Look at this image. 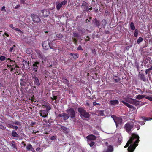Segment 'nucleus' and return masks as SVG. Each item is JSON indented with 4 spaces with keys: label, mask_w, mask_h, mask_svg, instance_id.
Here are the masks:
<instances>
[{
    "label": "nucleus",
    "mask_w": 152,
    "mask_h": 152,
    "mask_svg": "<svg viewBox=\"0 0 152 152\" xmlns=\"http://www.w3.org/2000/svg\"><path fill=\"white\" fill-rule=\"evenodd\" d=\"M57 138V137L56 136H53L51 137L50 139L51 140H56Z\"/></svg>",
    "instance_id": "52"
},
{
    "label": "nucleus",
    "mask_w": 152,
    "mask_h": 152,
    "mask_svg": "<svg viewBox=\"0 0 152 152\" xmlns=\"http://www.w3.org/2000/svg\"><path fill=\"white\" fill-rule=\"evenodd\" d=\"M26 148L27 151H31L32 152H34V148L32 147V145L31 144H29L28 145Z\"/></svg>",
    "instance_id": "26"
},
{
    "label": "nucleus",
    "mask_w": 152,
    "mask_h": 152,
    "mask_svg": "<svg viewBox=\"0 0 152 152\" xmlns=\"http://www.w3.org/2000/svg\"><path fill=\"white\" fill-rule=\"evenodd\" d=\"M23 63L24 65H26V66L28 65L29 64V62H27V61H25L24 60L23 61Z\"/></svg>",
    "instance_id": "50"
},
{
    "label": "nucleus",
    "mask_w": 152,
    "mask_h": 152,
    "mask_svg": "<svg viewBox=\"0 0 152 152\" xmlns=\"http://www.w3.org/2000/svg\"><path fill=\"white\" fill-rule=\"evenodd\" d=\"M92 53L94 55H95L96 53V50L95 49H92Z\"/></svg>",
    "instance_id": "57"
},
{
    "label": "nucleus",
    "mask_w": 152,
    "mask_h": 152,
    "mask_svg": "<svg viewBox=\"0 0 152 152\" xmlns=\"http://www.w3.org/2000/svg\"><path fill=\"white\" fill-rule=\"evenodd\" d=\"M22 77L23 78H21L20 79V85L21 86H25V84L27 83L28 82L26 80V77L24 76L23 75L22 76Z\"/></svg>",
    "instance_id": "15"
},
{
    "label": "nucleus",
    "mask_w": 152,
    "mask_h": 152,
    "mask_svg": "<svg viewBox=\"0 0 152 152\" xmlns=\"http://www.w3.org/2000/svg\"><path fill=\"white\" fill-rule=\"evenodd\" d=\"M73 36L75 37H79V34L77 33L73 32Z\"/></svg>",
    "instance_id": "53"
},
{
    "label": "nucleus",
    "mask_w": 152,
    "mask_h": 152,
    "mask_svg": "<svg viewBox=\"0 0 152 152\" xmlns=\"http://www.w3.org/2000/svg\"><path fill=\"white\" fill-rule=\"evenodd\" d=\"M66 112L71 118H73L75 117V112L73 108H71L67 109Z\"/></svg>",
    "instance_id": "7"
},
{
    "label": "nucleus",
    "mask_w": 152,
    "mask_h": 152,
    "mask_svg": "<svg viewBox=\"0 0 152 152\" xmlns=\"http://www.w3.org/2000/svg\"><path fill=\"white\" fill-rule=\"evenodd\" d=\"M77 30L81 34H84L86 33V30L80 26H79L77 28Z\"/></svg>",
    "instance_id": "21"
},
{
    "label": "nucleus",
    "mask_w": 152,
    "mask_h": 152,
    "mask_svg": "<svg viewBox=\"0 0 152 152\" xmlns=\"http://www.w3.org/2000/svg\"><path fill=\"white\" fill-rule=\"evenodd\" d=\"M148 71H149V72H150V71L152 70V66L149 68L148 69Z\"/></svg>",
    "instance_id": "64"
},
{
    "label": "nucleus",
    "mask_w": 152,
    "mask_h": 152,
    "mask_svg": "<svg viewBox=\"0 0 152 152\" xmlns=\"http://www.w3.org/2000/svg\"><path fill=\"white\" fill-rule=\"evenodd\" d=\"M8 60V63L11 64V65H12V66H14L15 64V61L11 60L10 58H8L7 60Z\"/></svg>",
    "instance_id": "28"
},
{
    "label": "nucleus",
    "mask_w": 152,
    "mask_h": 152,
    "mask_svg": "<svg viewBox=\"0 0 152 152\" xmlns=\"http://www.w3.org/2000/svg\"><path fill=\"white\" fill-rule=\"evenodd\" d=\"M58 116L61 117L63 118V119L64 121L68 119L69 117V115L68 114H67L64 112L62 114H59Z\"/></svg>",
    "instance_id": "16"
},
{
    "label": "nucleus",
    "mask_w": 152,
    "mask_h": 152,
    "mask_svg": "<svg viewBox=\"0 0 152 152\" xmlns=\"http://www.w3.org/2000/svg\"><path fill=\"white\" fill-rule=\"evenodd\" d=\"M39 14L40 17L45 18L49 16L50 13L48 10L44 9L41 10Z\"/></svg>",
    "instance_id": "6"
},
{
    "label": "nucleus",
    "mask_w": 152,
    "mask_h": 152,
    "mask_svg": "<svg viewBox=\"0 0 152 152\" xmlns=\"http://www.w3.org/2000/svg\"><path fill=\"white\" fill-rule=\"evenodd\" d=\"M16 47V46L15 45H14L13 46L11 47L9 49V51L10 52H14L15 50V48Z\"/></svg>",
    "instance_id": "44"
},
{
    "label": "nucleus",
    "mask_w": 152,
    "mask_h": 152,
    "mask_svg": "<svg viewBox=\"0 0 152 152\" xmlns=\"http://www.w3.org/2000/svg\"><path fill=\"white\" fill-rule=\"evenodd\" d=\"M114 121L116 124V126L117 127L118 126V125H121L123 121L122 119L121 118L118 117L115 118L114 119Z\"/></svg>",
    "instance_id": "9"
},
{
    "label": "nucleus",
    "mask_w": 152,
    "mask_h": 152,
    "mask_svg": "<svg viewBox=\"0 0 152 152\" xmlns=\"http://www.w3.org/2000/svg\"><path fill=\"white\" fill-rule=\"evenodd\" d=\"M11 122H12V124H16L19 126H21V123L18 121H16L15 122H13L12 121H11Z\"/></svg>",
    "instance_id": "38"
},
{
    "label": "nucleus",
    "mask_w": 152,
    "mask_h": 152,
    "mask_svg": "<svg viewBox=\"0 0 152 152\" xmlns=\"http://www.w3.org/2000/svg\"><path fill=\"white\" fill-rule=\"evenodd\" d=\"M148 62H149L150 64L152 63V60H151V58L150 57H147L146 58L145 62V64H147Z\"/></svg>",
    "instance_id": "32"
},
{
    "label": "nucleus",
    "mask_w": 152,
    "mask_h": 152,
    "mask_svg": "<svg viewBox=\"0 0 152 152\" xmlns=\"http://www.w3.org/2000/svg\"><path fill=\"white\" fill-rule=\"evenodd\" d=\"M36 52L38 55L39 58L41 59L42 61V64H43V61L45 58L44 55L41 52V51L39 50H38Z\"/></svg>",
    "instance_id": "17"
},
{
    "label": "nucleus",
    "mask_w": 152,
    "mask_h": 152,
    "mask_svg": "<svg viewBox=\"0 0 152 152\" xmlns=\"http://www.w3.org/2000/svg\"><path fill=\"white\" fill-rule=\"evenodd\" d=\"M87 142L91 147H92L95 145V142L93 141H91L90 142Z\"/></svg>",
    "instance_id": "41"
},
{
    "label": "nucleus",
    "mask_w": 152,
    "mask_h": 152,
    "mask_svg": "<svg viewBox=\"0 0 152 152\" xmlns=\"http://www.w3.org/2000/svg\"><path fill=\"white\" fill-rule=\"evenodd\" d=\"M78 111L80 113V116L82 118H88L90 117V115L89 113L87 112L83 108H78Z\"/></svg>",
    "instance_id": "2"
},
{
    "label": "nucleus",
    "mask_w": 152,
    "mask_h": 152,
    "mask_svg": "<svg viewBox=\"0 0 152 152\" xmlns=\"http://www.w3.org/2000/svg\"><path fill=\"white\" fill-rule=\"evenodd\" d=\"M131 109H132V110H136V108L135 107H134L132 105L131 108Z\"/></svg>",
    "instance_id": "62"
},
{
    "label": "nucleus",
    "mask_w": 152,
    "mask_h": 152,
    "mask_svg": "<svg viewBox=\"0 0 152 152\" xmlns=\"http://www.w3.org/2000/svg\"><path fill=\"white\" fill-rule=\"evenodd\" d=\"M145 98L147 99H148L150 101H152V97L151 96H147L145 97Z\"/></svg>",
    "instance_id": "55"
},
{
    "label": "nucleus",
    "mask_w": 152,
    "mask_h": 152,
    "mask_svg": "<svg viewBox=\"0 0 152 152\" xmlns=\"http://www.w3.org/2000/svg\"><path fill=\"white\" fill-rule=\"evenodd\" d=\"M113 148L112 146L110 145L108 146L106 151H104L103 152H113Z\"/></svg>",
    "instance_id": "25"
},
{
    "label": "nucleus",
    "mask_w": 152,
    "mask_h": 152,
    "mask_svg": "<svg viewBox=\"0 0 152 152\" xmlns=\"http://www.w3.org/2000/svg\"><path fill=\"white\" fill-rule=\"evenodd\" d=\"M130 27L132 30H134L135 29V27L133 22H131L130 24Z\"/></svg>",
    "instance_id": "42"
},
{
    "label": "nucleus",
    "mask_w": 152,
    "mask_h": 152,
    "mask_svg": "<svg viewBox=\"0 0 152 152\" xmlns=\"http://www.w3.org/2000/svg\"><path fill=\"white\" fill-rule=\"evenodd\" d=\"M140 101L137 100H136V99H134L132 104L135 105V106H138L140 104Z\"/></svg>",
    "instance_id": "31"
},
{
    "label": "nucleus",
    "mask_w": 152,
    "mask_h": 152,
    "mask_svg": "<svg viewBox=\"0 0 152 152\" xmlns=\"http://www.w3.org/2000/svg\"><path fill=\"white\" fill-rule=\"evenodd\" d=\"M138 78L143 82H145L146 80V77L143 73L139 72L138 75Z\"/></svg>",
    "instance_id": "13"
},
{
    "label": "nucleus",
    "mask_w": 152,
    "mask_h": 152,
    "mask_svg": "<svg viewBox=\"0 0 152 152\" xmlns=\"http://www.w3.org/2000/svg\"><path fill=\"white\" fill-rule=\"evenodd\" d=\"M109 103L111 105H115L118 104L119 102L118 100H113L110 101Z\"/></svg>",
    "instance_id": "22"
},
{
    "label": "nucleus",
    "mask_w": 152,
    "mask_h": 152,
    "mask_svg": "<svg viewBox=\"0 0 152 152\" xmlns=\"http://www.w3.org/2000/svg\"><path fill=\"white\" fill-rule=\"evenodd\" d=\"M40 65V62L39 61H33V62L32 69L34 72H37Z\"/></svg>",
    "instance_id": "5"
},
{
    "label": "nucleus",
    "mask_w": 152,
    "mask_h": 152,
    "mask_svg": "<svg viewBox=\"0 0 152 152\" xmlns=\"http://www.w3.org/2000/svg\"><path fill=\"white\" fill-rule=\"evenodd\" d=\"M67 2V0H64L63 1H61L60 2L62 6H65Z\"/></svg>",
    "instance_id": "48"
},
{
    "label": "nucleus",
    "mask_w": 152,
    "mask_h": 152,
    "mask_svg": "<svg viewBox=\"0 0 152 152\" xmlns=\"http://www.w3.org/2000/svg\"><path fill=\"white\" fill-rule=\"evenodd\" d=\"M11 135L13 137H18L19 135L14 130H13L12 131Z\"/></svg>",
    "instance_id": "30"
},
{
    "label": "nucleus",
    "mask_w": 152,
    "mask_h": 152,
    "mask_svg": "<svg viewBox=\"0 0 152 152\" xmlns=\"http://www.w3.org/2000/svg\"><path fill=\"white\" fill-rule=\"evenodd\" d=\"M13 125L11 124H8V127H9L10 128H13Z\"/></svg>",
    "instance_id": "60"
},
{
    "label": "nucleus",
    "mask_w": 152,
    "mask_h": 152,
    "mask_svg": "<svg viewBox=\"0 0 152 152\" xmlns=\"http://www.w3.org/2000/svg\"><path fill=\"white\" fill-rule=\"evenodd\" d=\"M43 105L44 107H45L46 109H45L46 110H47L49 111L51 109V104L47 102H45V103H44Z\"/></svg>",
    "instance_id": "19"
},
{
    "label": "nucleus",
    "mask_w": 152,
    "mask_h": 152,
    "mask_svg": "<svg viewBox=\"0 0 152 152\" xmlns=\"http://www.w3.org/2000/svg\"><path fill=\"white\" fill-rule=\"evenodd\" d=\"M121 102L123 103L125 105L127 106V107L128 108H131L132 106V105L125 102L124 101H122Z\"/></svg>",
    "instance_id": "34"
},
{
    "label": "nucleus",
    "mask_w": 152,
    "mask_h": 152,
    "mask_svg": "<svg viewBox=\"0 0 152 152\" xmlns=\"http://www.w3.org/2000/svg\"><path fill=\"white\" fill-rule=\"evenodd\" d=\"M145 95H138L136 96V99H141L145 97Z\"/></svg>",
    "instance_id": "33"
},
{
    "label": "nucleus",
    "mask_w": 152,
    "mask_h": 152,
    "mask_svg": "<svg viewBox=\"0 0 152 152\" xmlns=\"http://www.w3.org/2000/svg\"><path fill=\"white\" fill-rule=\"evenodd\" d=\"M30 16L34 23L36 24H40L42 23L41 20L39 15L32 13L31 14Z\"/></svg>",
    "instance_id": "3"
},
{
    "label": "nucleus",
    "mask_w": 152,
    "mask_h": 152,
    "mask_svg": "<svg viewBox=\"0 0 152 152\" xmlns=\"http://www.w3.org/2000/svg\"><path fill=\"white\" fill-rule=\"evenodd\" d=\"M56 37L58 39H61L63 37V36L62 34H56Z\"/></svg>",
    "instance_id": "46"
},
{
    "label": "nucleus",
    "mask_w": 152,
    "mask_h": 152,
    "mask_svg": "<svg viewBox=\"0 0 152 152\" xmlns=\"http://www.w3.org/2000/svg\"><path fill=\"white\" fill-rule=\"evenodd\" d=\"M139 139V137L138 135L135 133L132 134L131 137L127 142L125 146H124V147H129L132 145L133 148L135 147V149L138 145Z\"/></svg>",
    "instance_id": "1"
},
{
    "label": "nucleus",
    "mask_w": 152,
    "mask_h": 152,
    "mask_svg": "<svg viewBox=\"0 0 152 152\" xmlns=\"http://www.w3.org/2000/svg\"><path fill=\"white\" fill-rule=\"evenodd\" d=\"M6 57L4 56H1L0 55V60L1 61H3L5 60Z\"/></svg>",
    "instance_id": "51"
},
{
    "label": "nucleus",
    "mask_w": 152,
    "mask_h": 152,
    "mask_svg": "<svg viewBox=\"0 0 152 152\" xmlns=\"http://www.w3.org/2000/svg\"><path fill=\"white\" fill-rule=\"evenodd\" d=\"M13 29L15 30V31H16L18 32V33L20 35L22 34V31L19 28H18L13 27Z\"/></svg>",
    "instance_id": "36"
},
{
    "label": "nucleus",
    "mask_w": 152,
    "mask_h": 152,
    "mask_svg": "<svg viewBox=\"0 0 152 152\" xmlns=\"http://www.w3.org/2000/svg\"><path fill=\"white\" fill-rule=\"evenodd\" d=\"M11 145L12 146L13 148L17 149L16 144V142L14 141H12L11 143Z\"/></svg>",
    "instance_id": "40"
},
{
    "label": "nucleus",
    "mask_w": 152,
    "mask_h": 152,
    "mask_svg": "<svg viewBox=\"0 0 152 152\" xmlns=\"http://www.w3.org/2000/svg\"><path fill=\"white\" fill-rule=\"evenodd\" d=\"M32 78L34 79V85L36 86H39L40 85V83H39V80L37 77L34 76L32 77Z\"/></svg>",
    "instance_id": "18"
},
{
    "label": "nucleus",
    "mask_w": 152,
    "mask_h": 152,
    "mask_svg": "<svg viewBox=\"0 0 152 152\" xmlns=\"http://www.w3.org/2000/svg\"><path fill=\"white\" fill-rule=\"evenodd\" d=\"M87 142H89L91 141L95 140L96 139V137L92 134H90L86 137Z\"/></svg>",
    "instance_id": "11"
},
{
    "label": "nucleus",
    "mask_w": 152,
    "mask_h": 152,
    "mask_svg": "<svg viewBox=\"0 0 152 152\" xmlns=\"http://www.w3.org/2000/svg\"><path fill=\"white\" fill-rule=\"evenodd\" d=\"M134 126V124L133 122H128L125 124L124 126V129H125L126 132L129 133L130 132H131Z\"/></svg>",
    "instance_id": "4"
},
{
    "label": "nucleus",
    "mask_w": 152,
    "mask_h": 152,
    "mask_svg": "<svg viewBox=\"0 0 152 152\" xmlns=\"http://www.w3.org/2000/svg\"><path fill=\"white\" fill-rule=\"evenodd\" d=\"M94 24L98 27H99L100 26L99 22L96 18L94 19Z\"/></svg>",
    "instance_id": "35"
},
{
    "label": "nucleus",
    "mask_w": 152,
    "mask_h": 152,
    "mask_svg": "<svg viewBox=\"0 0 152 152\" xmlns=\"http://www.w3.org/2000/svg\"><path fill=\"white\" fill-rule=\"evenodd\" d=\"M77 50H83V49L81 45H79L77 49Z\"/></svg>",
    "instance_id": "54"
},
{
    "label": "nucleus",
    "mask_w": 152,
    "mask_h": 152,
    "mask_svg": "<svg viewBox=\"0 0 152 152\" xmlns=\"http://www.w3.org/2000/svg\"><path fill=\"white\" fill-rule=\"evenodd\" d=\"M55 92H56L55 91L52 92V97H51L50 98L52 101L55 100V103H57L59 102V100H58V95L55 94Z\"/></svg>",
    "instance_id": "12"
},
{
    "label": "nucleus",
    "mask_w": 152,
    "mask_h": 152,
    "mask_svg": "<svg viewBox=\"0 0 152 152\" xmlns=\"http://www.w3.org/2000/svg\"><path fill=\"white\" fill-rule=\"evenodd\" d=\"M138 30L137 29H135L134 35L135 37H137L138 36Z\"/></svg>",
    "instance_id": "49"
},
{
    "label": "nucleus",
    "mask_w": 152,
    "mask_h": 152,
    "mask_svg": "<svg viewBox=\"0 0 152 152\" xmlns=\"http://www.w3.org/2000/svg\"><path fill=\"white\" fill-rule=\"evenodd\" d=\"M42 46L43 49L45 50H47L49 47H50L48 42L47 41H44L43 42Z\"/></svg>",
    "instance_id": "14"
},
{
    "label": "nucleus",
    "mask_w": 152,
    "mask_h": 152,
    "mask_svg": "<svg viewBox=\"0 0 152 152\" xmlns=\"http://www.w3.org/2000/svg\"><path fill=\"white\" fill-rule=\"evenodd\" d=\"M0 129H3V130H5L6 129V127H4L2 124H0Z\"/></svg>",
    "instance_id": "56"
},
{
    "label": "nucleus",
    "mask_w": 152,
    "mask_h": 152,
    "mask_svg": "<svg viewBox=\"0 0 152 152\" xmlns=\"http://www.w3.org/2000/svg\"><path fill=\"white\" fill-rule=\"evenodd\" d=\"M70 55L71 56H72L74 59L77 58L79 57L78 54L75 53H70Z\"/></svg>",
    "instance_id": "24"
},
{
    "label": "nucleus",
    "mask_w": 152,
    "mask_h": 152,
    "mask_svg": "<svg viewBox=\"0 0 152 152\" xmlns=\"http://www.w3.org/2000/svg\"><path fill=\"white\" fill-rule=\"evenodd\" d=\"M62 79L63 81V83L65 84H66L67 86L69 87V81L67 80V79L65 77H63Z\"/></svg>",
    "instance_id": "20"
},
{
    "label": "nucleus",
    "mask_w": 152,
    "mask_h": 152,
    "mask_svg": "<svg viewBox=\"0 0 152 152\" xmlns=\"http://www.w3.org/2000/svg\"><path fill=\"white\" fill-rule=\"evenodd\" d=\"M107 20L105 19H103L101 21V26L103 28H105L107 25Z\"/></svg>",
    "instance_id": "23"
},
{
    "label": "nucleus",
    "mask_w": 152,
    "mask_h": 152,
    "mask_svg": "<svg viewBox=\"0 0 152 152\" xmlns=\"http://www.w3.org/2000/svg\"><path fill=\"white\" fill-rule=\"evenodd\" d=\"M135 149V147L133 148L132 147V145H131L130 147L128 148V152H133Z\"/></svg>",
    "instance_id": "37"
},
{
    "label": "nucleus",
    "mask_w": 152,
    "mask_h": 152,
    "mask_svg": "<svg viewBox=\"0 0 152 152\" xmlns=\"http://www.w3.org/2000/svg\"><path fill=\"white\" fill-rule=\"evenodd\" d=\"M82 6H85L87 8H88V4L85 1H83V3H82Z\"/></svg>",
    "instance_id": "47"
},
{
    "label": "nucleus",
    "mask_w": 152,
    "mask_h": 152,
    "mask_svg": "<svg viewBox=\"0 0 152 152\" xmlns=\"http://www.w3.org/2000/svg\"><path fill=\"white\" fill-rule=\"evenodd\" d=\"M48 110H40L39 114L43 118H46L48 115Z\"/></svg>",
    "instance_id": "8"
},
{
    "label": "nucleus",
    "mask_w": 152,
    "mask_h": 152,
    "mask_svg": "<svg viewBox=\"0 0 152 152\" xmlns=\"http://www.w3.org/2000/svg\"><path fill=\"white\" fill-rule=\"evenodd\" d=\"M12 129H15V130H17L18 129V127L17 126H13V128Z\"/></svg>",
    "instance_id": "63"
},
{
    "label": "nucleus",
    "mask_w": 152,
    "mask_h": 152,
    "mask_svg": "<svg viewBox=\"0 0 152 152\" xmlns=\"http://www.w3.org/2000/svg\"><path fill=\"white\" fill-rule=\"evenodd\" d=\"M60 128H59V130L61 131L64 134H67L70 132V129L67 128L62 125H60Z\"/></svg>",
    "instance_id": "10"
},
{
    "label": "nucleus",
    "mask_w": 152,
    "mask_h": 152,
    "mask_svg": "<svg viewBox=\"0 0 152 152\" xmlns=\"http://www.w3.org/2000/svg\"><path fill=\"white\" fill-rule=\"evenodd\" d=\"M143 41V38L141 37H139L137 40V44H139L140 42Z\"/></svg>",
    "instance_id": "43"
},
{
    "label": "nucleus",
    "mask_w": 152,
    "mask_h": 152,
    "mask_svg": "<svg viewBox=\"0 0 152 152\" xmlns=\"http://www.w3.org/2000/svg\"><path fill=\"white\" fill-rule=\"evenodd\" d=\"M104 110H99L98 111L99 115L100 116H104Z\"/></svg>",
    "instance_id": "45"
},
{
    "label": "nucleus",
    "mask_w": 152,
    "mask_h": 152,
    "mask_svg": "<svg viewBox=\"0 0 152 152\" xmlns=\"http://www.w3.org/2000/svg\"><path fill=\"white\" fill-rule=\"evenodd\" d=\"M4 35L6 36L7 37H9V34L6 32L4 33V34L3 35V36L4 37Z\"/></svg>",
    "instance_id": "61"
},
{
    "label": "nucleus",
    "mask_w": 152,
    "mask_h": 152,
    "mask_svg": "<svg viewBox=\"0 0 152 152\" xmlns=\"http://www.w3.org/2000/svg\"><path fill=\"white\" fill-rule=\"evenodd\" d=\"M93 104L94 105H100V104L99 103H97L96 102H93Z\"/></svg>",
    "instance_id": "58"
},
{
    "label": "nucleus",
    "mask_w": 152,
    "mask_h": 152,
    "mask_svg": "<svg viewBox=\"0 0 152 152\" xmlns=\"http://www.w3.org/2000/svg\"><path fill=\"white\" fill-rule=\"evenodd\" d=\"M133 100L134 99L129 97H128L125 99V101L126 102L132 104L133 103Z\"/></svg>",
    "instance_id": "29"
},
{
    "label": "nucleus",
    "mask_w": 152,
    "mask_h": 152,
    "mask_svg": "<svg viewBox=\"0 0 152 152\" xmlns=\"http://www.w3.org/2000/svg\"><path fill=\"white\" fill-rule=\"evenodd\" d=\"M5 6H3L1 8V11H4V12H6V10L5 9Z\"/></svg>",
    "instance_id": "59"
},
{
    "label": "nucleus",
    "mask_w": 152,
    "mask_h": 152,
    "mask_svg": "<svg viewBox=\"0 0 152 152\" xmlns=\"http://www.w3.org/2000/svg\"><path fill=\"white\" fill-rule=\"evenodd\" d=\"M62 5L60 3H58L57 5L56 6V8L57 10H59L60 8L62 7Z\"/></svg>",
    "instance_id": "39"
},
{
    "label": "nucleus",
    "mask_w": 152,
    "mask_h": 152,
    "mask_svg": "<svg viewBox=\"0 0 152 152\" xmlns=\"http://www.w3.org/2000/svg\"><path fill=\"white\" fill-rule=\"evenodd\" d=\"M113 78L116 83H118L120 80V78L118 76L113 75Z\"/></svg>",
    "instance_id": "27"
}]
</instances>
